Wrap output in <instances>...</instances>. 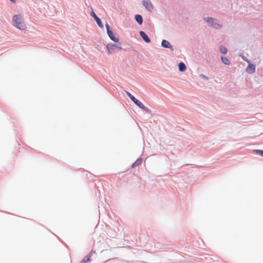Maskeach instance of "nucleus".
Wrapping results in <instances>:
<instances>
[{"label": "nucleus", "instance_id": "nucleus-1", "mask_svg": "<svg viewBox=\"0 0 263 263\" xmlns=\"http://www.w3.org/2000/svg\"><path fill=\"white\" fill-rule=\"evenodd\" d=\"M13 25L17 29L24 30L26 28V26L21 14H16L12 18Z\"/></svg>", "mask_w": 263, "mask_h": 263}, {"label": "nucleus", "instance_id": "nucleus-2", "mask_svg": "<svg viewBox=\"0 0 263 263\" xmlns=\"http://www.w3.org/2000/svg\"><path fill=\"white\" fill-rule=\"evenodd\" d=\"M142 4L145 8L149 12H152L154 9V6L150 0H143Z\"/></svg>", "mask_w": 263, "mask_h": 263}, {"label": "nucleus", "instance_id": "nucleus-3", "mask_svg": "<svg viewBox=\"0 0 263 263\" xmlns=\"http://www.w3.org/2000/svg\"><path fill=\"white\" fill-rule=\"evenodd\" d=\"M107 49L109 53L112 52L116 49H121L122 48L116 44L108 45L107 46Z\"/></svg>", "mask_w": 263, "mask_h": 263}, {"label": "nucleus", "instance_id": "nucleus-4", "mask_svg": "<svg viewBox=\"0 0 263 263\" xmlns=\"http://www.w3.org/2000/svg\"><path fill=\"white\" fill-rule=\"evenodd\" d=\"M110 39L115 42V43H117L119 41V38L116 36L115 33L113 32L112 31H108L107 32Z\"/></svg>", "mask_w": 263, "mask_h": 263}, {"label": "nucleus", "instance_id": "nucleus-5", "mask_svg": "<svg viewBox=\"0 0 263 263\" xmlns=\"http://www.w3.org/2000/svg\"><path fill=\"white\" fill-rule=\"evenodd\" d=\"M90 15L91 16H92L95 20L96 21L98 25L101 27L102 28L103 27V25L101 21V20L99 19V18L96 15L95 12L93 11H91L90 13Z\"/></svg>", "mask_w": 263, "mask_h": 263}, {"label": "nucleus", "instance_id": "nucleus-6", "mask_svg": "<svg viewBox=\"0 0 263 263\" xmlns=\"http://www.w3.org/2000/svg\"><path fill=\"white\" fill-rule=\"evenodd\" d=\"M161 45L164 48H167L173 50L172 46L171 45L170 43L166 40H163L162 41Z\"/></svg>", "mask_w": 263, "mask_h": 263}, {"label": "nucleus", "instance_id": "nucleus-7", "mask_svg": "<svg viewBox=\"0 0 263 263\" xmlns=\"http://www.w3.org/2000/svg\"><path fill=\"white\" fill-rule=\"evenodd\" d=\"M140 35L143 40L146 43H149L150 40L147 35L142 31L140 32Z\"/></svg>", "mask_w": 263, "mask_h": 263}, {"label": "nucleus", "instance_id": "nucleus-8", "mask_svg": "<svg viewBox=\"0 0 263 263\" xmlns=\"http://www.w3.org/2000/svg\"><path fill=\"white\" fill-rule=\"evenodd\" d=\"M247 71L249 73H253L255 71V66L254 65H249L246 69Z\"/></svg>", "mask_w": 263, "mask_h": 263}, {"label": "nucleus", "instance_id": "nucleus-9", "mask_svg": "<svg viewBox=\"0 0 263 263\" xmlns=\"http://www.w3.org/2000/svg\"><path fill=\"white\" fill-rule=\"evenodd\" d=\"M138 107L142 109H145V107L144 105L143 104L142 102H141L138 100H136V101L134 102Z\"/></svg>", "mask_w": 263, "mask_h": 263}, {"label": "nucleus", "instance_id": "nucleus-10", "mask_svg": "<svg viewBox=\"0 0 263 263\" xmlns=\"http://www.w3.org/2000/svg\"><path fill=\"white\" fill-rule=\"evenodd\" d=\"M135 19L136 20V21L140 24H142V22H143V20H142V17L141 16V15H139V14H137L135 15Z\"/></svg>", "mask_w": 263, "mask_h": 263}, {"label": "nucleus", "instance_id": "nucleus-11", "mask_svg": "<svg viewBox=\"0 0 263 263\" xmlns=\"http://www.w3.org/2000/svg\"><path fill=\"white\" fill-rule=\"evenodd\" d=\"M178 68L180 71H184L186 69V66L183 63H180L178 65Z\"/></svg>", "mask_w": 263, "mask_h": 263}, {"label": "nucleus", "instance_id": "nucleus-12", "mask_svg": "<svg viewBox=\"0 0 263 263\" xmlns=\"http://www.w3.org/2000/svg\"><path fill=\"white\" fill-rule=\"evenodd\" d=\"M219 50L221 52V53H222V54H226L227 52V50L226 48H225L223 46L220 47Z\"/></svg>", "mask_w": 263, "mask_h": 263}, {"label": "nucleus", "instance_id": "nucleus-13", "mask_svg": "<svg viewBox=\"0 0 263 263\" xmlns=\"http://www.w3.org/2000/svg\"><path fill=\"white\" fill-rule=\"evenodd\" d=\"M221 60H222V62L225 64L229 65L230 64L229 60L226 58L222 57Z\"/></svg>", "mask_w": 263, "mask_h": 263}, {"label": "nucleus", "instance_id": "nucleus-14", "mask_svg": "<svg viewBox=\"0 0 263 263\" xmlns=\"http://www.w3.org/2000/svg\"><path fill=\"white\" fill-rule=\"evenodd\" d=\"M141 163H142V160L141 159H138L133 164V167H135V166L139 165Z\"/></svg>", "mask_w": 263, "mask_h": 263}, {"label": "nucleus", "instance_id": "nucleus-15", "mask_svg": "<svg viewBox=\"0 0 263 263\" xmlns=\"http://www.w3.org/2000/svg\"><path fill=\"white\" fill-rule=\"evenodd\" d=\"M254 152L256 154L263 157V150L256 149V150H254Z\"/></svg>", "mask_w": 263, "mask_h": 263}, {"label": "nucleus", "instance_id": "nucleus-16", "mask_svg": "<svg viewBox=\"0 0 263 263\" xmlns=\"http://www.w3.org/2000/svg\"><path fill=\"white\" fill-rule=\"evenodd\" d=\"M212 26L216 28V29H218V28H219L221 26L219 24H218L216 23H213L212 24Z\"/></svg>", "mask_w": 263, "mask_h": 263}, {"label": "nucleus", "instance_id": "nucleus-17", "mask_svg": "<svg viewBox=\"0 0 263 263\" xmlns=\"http://www.w3.org/2000/svg\"><path fill=\"white\" fill-rule=\"evenodd\" d=\"M205 20L209 23H213V18L211 17H206L205 18Z\"/></svg>", "mask_w": 263, "mask_h": 263}, {"label": "nucleus", "instance_id": "nucleus-18", "mask_svg": "<svg viewBox=\"0 0 263 263\" xmlns=\"http://www.w3.org/2000/svg\"><path fill=\"white\" fill-rule=\"evenodd\" d=\"M126 93L127 95V96L129 98H130V97H133V96L132 95H131L129 92L128 91H126Z\"/></svg>", "mask_w": 263, "mask_h": 263}, {"label": "nucleus", "instance_id": "nucleus-19", "mask_svg": "<svg viewBox=\"0 0 263 263\" xmlns=\"http://www.w3.org/2000/svg\"><path fill=\"white\" fill-rule=\"evenodd\" d=\"M105 26H106V28L107 32H108V31H110V30L109 29V25L107 24H106Z\"/></svg>", "mask_w": 263, "mask_h": 263}, {"label": "nucleus", "instance_id": "nucleus-20", "mask_svg": "<svg viewBox=\"0 0 263 263\" xmlns=\"http://www.w3.org/2000/svg\"><path fill=\"white\" fill-rule=\"evenodd\" d=\"M134 102L136 101V100H137L135 97L133 96L130 98Z\"/></svg>", "mask_w": 263, "mask_h": 263}, {"label": "nucleus", "instance_id": "nucleus-21", "mask_svg": "<svg viewBox=\"0 0 263 263\" xmlns=\"http://www.w3.org/2000/svg\"><path fill=\"white\" fill-rule=\"evenodd\" d=\"M80 263H86V261L84 260H82Z\"/></svg>", "mask_w": 263, "mask_h": 263}]
</instances>
